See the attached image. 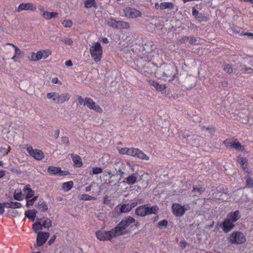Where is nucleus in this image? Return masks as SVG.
<instances>
[{"label":"nucleus","mask_w":253,"mask_h":253,"mask_svg":"<svg viewBox=\"0 0 253 253\" xmlns=\"http://www.w3.org/2000/svg\"><path fill=\"white\" fill-rule=\"evenodd\" d=\"M223 70L228 74H231L233 72V67L231 65L229 64H225Z\"/></svg>","instance_id":"45"},{"label":"nucleus","mask_w":253,"mask_h":253,"mask_svg":"<svg viewBox=\"0 0 253 253\" xmlns=\"http://www.w3.org/2000/svg\"><path fill=\"white\" fill-rule=\"evenodd\" d=\"M231 147L240 151H243L245 149L244 146L237 139L233 140Z\"/></svg>","instance_id":"26"},{"label":"nucleus","mask_w":253,"mask_h":253,"mask_svg":"<svg viewBox=\"0 0 253 253\" xmlns=\"http://www.w3.org/2000/svg\"><path fill=\"white\" fill-rule=\"evenodd\" d=\"M30 60L31 61H36L39 60L38 58H37V55H36V53L33 52L32 53Z\"/></svg>","instance_id":"56"},{"label":"nucleus","mask_w":253,"mask_h":253,"mask_svg":"<svg viewBox=\"0 0 253 253\" xmlns=\"http://www.w3.org/2000/svg\"><path fill=\"white\" fill-rule=\"evenodd\" d=\"M186 210L185 209V206H182L179 204L174 203L172 204V212L176 217L182 216L185 214Z\"/></svg>","instance_id":"9"},{"label":"nucleus","mask_w":253,"mask_h":253,"mask_svg":"<svg viewBox=\"0 0 253 253\" xmlns=\"http://www.w3.org/2000/svg\"><path fill=\"white\" fill-rule=\"evenodd\" d=\"M130 28L129 24L124 21H118L116 29L120 30L129 29Z\"/></svg>","instance_id":"28"},{"label":"nucleus","mask_w":253,"mask_h":253,"mask_svg":"<svg viewBox=\"0 0 253 253\" xmlns=\"http://www.w3.org/2000/svg\"><path fill=\"white\" fill-rule=\"evenodd\" d=\"M36 6L32 3H21L18 6L17 11L20 12L23 10H31L34 11L36 10Z\"/></svg>","instance_id":"15"},{"label":"nucleus","mask_w":253,"mask_h":253,"mask_svg":"<svg viewBox=\"0 0 253 253\" xmlns=\"http://www.w3.org/2000/svg\"><path fill=\"white\" fill-rule=\"evenodd\" d=\"M117 21L114 18H108L105 20L106 24L109 27L116 29Z\"/></svg>","instance_id":"32"},{"label":"nucleus","mask_w":253,"mask_h":253,"mask_svg":"<svg viewBox=\"0 0 253 253\" xmlns=\"http://www.w3.org/2000/svg\"><path fill=\"white\" fill-rule=\"evenodd\" d=\"M37 212V211L35 209L28 210L25 212V215L28 219L34 221Z\"/></svg>","instance_id":"27"},{"label":"nucleus","mask_w":253,"mask_h":253,"mask_svg":"<svg viewBox=\"0 0 253 253\" xmlns=\"http://www.w3.org/2000/svg\"><path fill=\"white\" fill-rule=\"evenodd\" d=\"M74 183L72 181L64 182L62 184V188L64 191L67 192L70 190L73 187Z\"/></svg>","instance_id":"35"},{"label":"nucleus","mask_w":253,"mask_h":253,"mask_svg":"<svg viewBox=\"0 0 253 253\" xmlns=\"http://www.w3.org/2000/svg\"><path fill=\"white\" fill-rule=\"evenodd\" d=\"M96 238L101 241L110 240L113 236L111 230L108 231L99 230L96 232Z\"/></svg>","instance_id":"10"},{"label":"nucleus","mask_w":253,"mask_h":253,"mask_svg":"<svg viewBox=\"0 0 253 253\" xmlns=\"http://www.w3.org/2000/svg\"><path fill=\"white\" fill-rule=\"evenodd\" d=\"M61 41L64 42L66 44L72 45L73 43L72 40L70 38L62 39L60 40Z\"/></svg>","instance_id":"52"},{"label":"nucleus","mask_w":253,"mask_h":253,"mask_svg":"<svg viewBox=\"0 0 253 253\" xmlns=\"http://www.w3.org/2000/svg\"><path fill=\"white\" fill-rule=\"evenodd\" d=\"M3 205L5 208L13 209H19L22 207L20 203L12 201L10 202H4L3 203Z\"/></svg>","instance_id":"21"},{"label":"nucleus","mask_w":253,"mask_h":253,"mask_svg":"<svg viewBox=\"0 0 253 253\" xmlns=\"http://www.w3.org/2000/svg\"><path fill=\"white\" fill-rule=\"evenodd\" d=\"M51 220L48 218H45L42 222H41V225H42V227H43L44 228H49L51 226Z\"/></svg>","instance_id":"40"},{"label":"nucleus","mask_w":253,"mask_h":253,"mask_svg":"<svg viewBox=\"0 0 253 253\" xmlns=\"http://www.w3.org/2000/svg\"><path fill=\"white\" fill-rule=\"evenodd\" d=\"M192 191L193 192H197L199 194H202L203 192H205V189L201 187H198L197 186H193V190H192Z\"/></svg>","instance_id":"48"},{"label":"nucleus","mask_w":253,"mask_h":253,"mask_svg":"<svg viewBox=\"0 0 253 253\" xmlns=\"http://www.w3.org/2000/svg\"><path fill=\"white\" fill-rule=\"evenodd\" d=\"M134 148L131 147L130 148L124 147L119 149V153L121 155H127L128 156H132L133 155V150Z\"/></svg>","instance_id":"29"},{"label":"nucleus","mask_w":253,"mask_h":253,"mask_svg":"<svg viewBox=\"0 0 253 253\" xmlns=\"http://www.w3.org/2000/svg\"><path fill=\"white\" fill-rule=\"evenodd\" d=\"M42 52L43 54V58L44 59L46 58L48 56L52 54L51 51L49 49H47L42 51Z\"/></svg>","instance_id":"49"},{"label":"nucleus","mask_w":253,"mask_h":253,"mask_svg":"<svg viewBox=\"0 0 253 253\" xmlns=\"http://www.w3.org/2000/svg\"><path fill=\"white\" fill-rule=\"evenodd\" d=\"M238 162L241 167L248 164V160L245 157H242L238 159Z\"/></svg>","instance_id":"53"},{"label":"nucleus","mask_w":253,"mask_h":253,"mask_svg":"<svg viewBox=\"0 0 253 253\" xmlns=\"http://www.w3.org/2000/svg\"><path fill=\"white\" fill-rule=\"evenodd\" d=\"M120 212L122 213L128 212L131 211L130 209L129 208V206L127 204H123L121 206L120 209Z\"/></svg>","instance_id":"42"},{"label":"nucleus","mask_w":253,"mask_h":253,"mask_svg":"<svg viewBox=\"0 0 253 253\" xmlns=\"http://www.w3.org/2000/svg\"><path fill=\"white\" fill-rule=\"evenodd\" d=\"M62 24L65 28H70L73 25V22L70 19L64 20Z\"/></svg>","instance_id":"46"},{"label":"nucleus","mask_w":253,"mask_h":253,"mask_svg":"<svg viewBox=\"0 0 253 253\" xmlns=\"http://www.w3.org/2000/svg\"><path fill=\"white\" fill-rule=\"evenodd\" d=\"M199 13V11L195 7H192V15L194 16L195 18L198 15Z\"/></svg>","instance_id":"57"},{"label":"nucleus","mask_w":253,"mask_h":253,"mask_svg":"<svg viewBox=\"0 0 253 253\" xmlns=\"http://www.w3.org/2000/svg\"><path fill=\"white\" fill-rule=\"evenodd\" d=\"M168 225V221L167 219H163L158 222V227L161 228L166 229Z\"/></svg>","instance_id":"41"},{"label":"nucleus","mask_w":253,"mask_h":253,"mask_svg":"<svg viewBox=\"0 0 253 253\" xmlns=\"http://www.w3.org/2000/svg\"><path fill=\"white\" fill-rule=\"evenodd\" d=\"M127 205H128L129 208H130V210H131L133 208H134L135 207H136L137 206V202L134 201L130 204H127Z\"/></svg>","instance_id":"58"},{"label":"nucleus","mask_w":253,"mask_h":253,"mask_svg":"<svg viewBox=\"0 0 253 253\" xmlns=\"http://www.w3.org/2000/svg\"><path fill=\"white\" fill-rule=\"evenodd\" d=\"M135 221V219L131 216H128L123 219L120 222V225H123L126 228H127L131 223Z\"/></svg>","instance_id":"23"},{"label":"nucleus","mask_w":253,"mask_h":253,"mask_svg":"<svg viewBox=\"0 0 253 253\" xmlns=\"http://www.w3.org/2000/svg\"><path fill=\"white\" fill-rule=\"evenodd\" d=\"M36 207L42 212H45L48 210V206L44 201H42L41 203L39 202Z\"/></svg>","instance_id":"33"},{"label":"nucleus","mask_w":253,"mask_h":253,"mask_svg":"<svg viewBox=\"0 0 253 253\" xmlns=\"http://www.w3.org/2000/svg\"><path fill=\"white\" fill-rule=\"evenodd\" d=\"M38 196H34L32 199H27V203L26 204V206L27 207H29L30 206H33L34 204V202L37 200Z\"/></svg>","instance_id":"43"},{"label":"nucleus","mask_w":253,"mask_h":253,"mask_svg":"<svg viewBox=\"0 0 253 253\" xmlns=\"http://www.w3.org/2000/svg\"><path fill=\"white\" fill-rule=\"evenodd\" d=\"M36 54L37 55V58H38L39 60L43 58V54L42 52V50L38 51L37 53H36Z\"/></svg>","instance_id":"64"},{"label":"nucleus","mask_w":253,"mask_h":253,"mask_svg":"<svg viewBox=\"0 0 253 253\" xmlns=\"http://www.w3.org/2000/svg\"><path fill=\"white\" fill-rule=\"evenodd\" d=\"M23 192L26 194L25 199H29L33 197L34 195L35 192L31 188L30 185H26L23 188Z\"/></svg>","instance_id":"20"},{"label":"nucleus","mask_w":253,"mask_h":253,"mask_svg":"<svg viewBox=\"0 0 253 253\" xmlns=\"http://www.w3.org/2000/svg\"><path fill=\"white\" fill-rule=\"evenodd\" d=\"M47 97L52 99L54 103L59 104V94L56 92H49L47 94Z\"/></svg>","instance_id":"24"},{"label":"nucleus","mask_w":253,"mask_h":253,"mask_svg":"<svg viewBox=\"0 0 253 253\" xmlns=\"http://www.w3.org/2000/svg\"><path fill=\"white\" fill-rule=\"evenodd\" d=\"M123 11L125 16L128 19H135L141 17L142 15L140 10L129 6L125 7Z\"/></svg>","instance_id":"7"},{"label":"nucleus","mask_w":253,"mask_h":253,"mask_svg":"<svg viewBox=\"0 0 253 253\" xmlns=\"http://www.w3.org/2000/svg\"><path fill=\"white\" fill-rule=\"evenodd\" d=\"M132 156L137 157L141 160H149V157L144 154L143 152L137 148H134L132 150Z\"/></svg>","instance_id":"18"},{"label":"nucleus","mask_w":253,"mask_h":253,"mask_svg":"<svg viewBox=\"0 0 253 253\" xmlns=\"http://www.w3.org/2000/svg\"><path fill=\"white\" fill-rule=\"evenodd\" d=\"M246 180V188H253V179L250 176L247 175L244 177Z\"/></svg>","instance_id":"34"},{"label":"nucleus","mask_w":253,"mask_h":253,"mask_svg":"<svg viewBox=\"0 0 253 253\" xmlns=\"http://www.w3.org/2000/svg\"><path fill=\"white\" fill-rule=\"evenodd\" d=\"M84 106H86L89 109L93 110L97 113H101L103 112L102 109L99 105L96 104L93 100L90 97H86L85 98Z\"/></svg>","instance_id":"8"},{"label":"nucleus","mask_w":253,"mask_h":253,"mask_svg":"<svg viewBox=\"0 0 253 253\" xmlns=\"http://www.w3.org/2000/svg\"><path fill=\"white\" fill-rule=\"evenodd\" d=\"M220 227L225 233H227L234 228L235 224L226 218L221 223Z\"/></svg>","instance_id":"11"},{"label":"nucleus","mask_w":253,"mask_h":253,"mask_svg":"<svg viewBox=\"0 0 253 253\" xmlns=\"http://www.w3.org/2000/svg\"><path fill=\"white\" fill-rule=\"evenodd\" d=\"M58 13L56 12H48L43 11L42 16L46 19H51L53 18L56 17L58 15Z\"/></svg>","instance_id":"30"},{"label":"nucleus","mask_w":253,"mask_h":253,"mask_svg":"<svg viewBox=\"0 0 253 253\" xmlns=\"http://www.w3.org/2000/svg\"><path fill=\"white\" fill-rule=\"evenodd\" d=\"M149 84L153 86L156 90L161 92L162 94H164L165 95L167 94V86L165 84H160L157 81L150 80L149 81Z\"/></svg>","instance_id":"14"},{"label":"nucleus","mask_w":253,"mask_h":253,"mask_svg":"<svg viewBox=\"0 0 253 253\" xmlns=\"http://www.w3.org/2000/svg\"><path fill=\"white\" fill-rule=\"evenodd\" d=\"M241 217V212L239 210H236L234 211H231L227 216V218L230 221H232L233 223L236 222Z\"/></svg>","instance_id":"17"},{"label":"nucleus","mask_w":253,"mask_h":253,"mask_svg":"<svg viewBox=\"0 0 253 253\" xmlns=\"http://www.w3.org/2000/svg\"><path fill=\"white\" fill-rule=\"evenodd\" d=\"M27 151L31 156L37 160H42L44 158V154L40 150L33 149L32 147H30L27 148Z\"/></svg>","instance_id":"12"},{"label":"nucleus","mask_w":253,"mask_h":253,"mask_svg":"<svg viewBox=\"0 0 253 253\" xmlns=\"http://www.w3.org/2000/svg\"><path fill=\"white\" fill-rule=\"evenodd\" d=\"M78 101L80 104L84 105L85 102V98H83L81 96H79L78 98Z\"/></svg>","instance_id":"61"},{"label":"nucleus","mask_w":253,"mask_h":253,"mask_svg":"<svg viewBox=\"0 0 253 253\" xmlns=\"http://www.w3.org/2000/svg\"><path fill=\"white\" fill-rule=\"evenodd\" d=\"M13 198L16 200L21 201L23 199V195L21 192H16L15 191L13 195Z\"/></svg>","instance_id":"44"},{"label":"nucleus","mask_w":253,"mask_h":253,"mask_svg":"<svg viewBox=\"0 0 253 253\" xmlns=\"http://www.w3.org/2000/svg\"><path fill=\"white\" fill-rule=\"evenodd\" d=\"M61 140L62 143L66 144V145L68 146L70 144L69 143V140L68 137L67 136H63L61 137Z\"/></svg>","instance_id":"54"},{"label":"nucleus","mask_w":253,"mask_h":253,"mask_svg":"<svg viewBox=\"0 0 253 253\" xmlns=\"http://www.w3.org/2000/svg\"><path fill=\"white\" fill-rule=\"evenodd\" d=\"M103 172V169L100 167L93 168L92 169L93 174H98Z\"/></svg>","instance_id":"51"},{"label":"nucleus","mask_w":253,"mask_h":253,"mask_svg":"<svg viewBox=\"0 0 253 253\" xmlns=\"http://www.w3.org/2000/svg\"><path fill=\"white\" fill-rule=\"evenodd\" d=\"M177 73L176 67L166 63L161 65L156 71V75L159 78L169 82H171L175 79Z\"/></svg>","instance_id":"1"},{"label":"nucleus","mask_w":253,"mask_h":253,"mask_svg":"<svg viewBox=\"0 0 253 253\" xmlns=\"http://www.w3.org/2000/svg\"><path fill=\"white\" fill-rule=\"evenodd\" d=\"M233 140L234 139H226L223 142V144L227 147H231V145L233 142Z\"/></svg>","instance_id":"50"},{"label":"nucleus","mask_w":253,"mask_h":253,"mask_svg":"<svg viewBox=\"0 0 253 253\" xmlns=\"http://www.w3.org/2000/svg\"><path fill=\"white\" fill-rule=\"evenodd\" d=\"M70 173V172L68 170H62L61 169V170H60V172H59V176H66V175H69Z\"/></svg>","instance_id":"55"},{"label":"nucleus","mask_w":253,"mask_h":253,"mask_svg":"<svg viewBox=\"0 0 253 253\" xmlns=\"http://www.w3.org/2000/svg\"><path fill=\"white\" fill-rule=\"evenodd\" d=\"M147 57H141L136 60V68L138 71L145 74V75L150 74L152 72L151 67L154 66V64L149 61L146 60Z\"/></svg>","instance_id":"3"},{"label":"nucleus","mask_w":253,"mask_h":253,"mask_svg":"<svg viewBox=\"0 0 253 253\" xmlns=\"http://www.w3.org/2000/svg\"><path fill=\"white\" fill-rule=\"evenodd\" d=\"M218 191L222 192V193L225 194H227L228 193V189L227 188L224 189L222 187H219L217 189Z\"/></svg>","instance_id":"60"},{"label":"nucleus","mask_w":253,"mask_h":253,"mask_svg":"<svg viewBox=\"0 0 253 253\" xmlns=\"http://www.w3.org/2000/svg\"><path fill=\"white\" fill-rule=\"evenodd\" d=\"M49 232H39L37 236V244L39 247L42 246L49 237Z\"/></svg>","instance_id":"13"},{"label":"nucleus","mask_w":253,"mask_h":253,"mask_svg":"<svg viewBox=\"0 0 253 253\" xmlns=\"http://www.w3.org/2000/svg\"><path fill=\"white\" fill-rule=\"evenodd\" d=\"M8 44L12 46L15 49V55L17 57H19L20 54L22 53L21 50L16 45H14L12 43H8Z\"/></svg>","instance_id":"47"},{"label":"nucleus","mask_w":253,"mask_h":253,"mask_svg":"<svg viewBox=\"0 0 253 253\" xmlns=\"http://www.w3.org/2000/svg\"><path fill=\"white\" fill-rule=\"evenodd\" d=\"M0 153H3V155L5 156L8 153V151L6 148L1 147H0Z\"/></svg>","instance_id":"62"},{"label":"nucleus","mask_w":253,"mask_h":253,"mask_svg":"<svg viewBox=\"0 0 253 253\" xmlns=\"http://www.w3.org/2000/svg\"><path fill=\"white\" fill-rule=\"evenodd\" d=\"M89 51L91 57L96 62H99L102 58V48L98 42H95L90 47Z\"/></svg>","instance_id":"4"},{"label":"nucleus","mask_w":253,"mask_h":253,"mask_svg":"<svg viewBox=\"0 0 253 253\" xmlns=\"http://www.w3.org/2000/svg\"><path fill=\"white\" fill-rule=\"evenodd\" d=\"M70 97V96L68 93H62L59 95V104H62L65 101L69 100Z\"/></svg>","instance_id":"39"},{"label":"nucleus","mask_w":253,"mask_h":253,"mask_svg":"<svg viewBox=\"0 0 253 253\" xmlns=\"http://www.w3.org/2000/svg\"><path fill=\"white\" fill-rule=\"evenodd\" d=\"M47 172L51 175L59 176L61 168L53 166H49L47 168Z\"/></svg>","instance_id":"25"},{"label":"nucleus","mask_w":253,"mask_h":253,"mask_svg":"<svg viewBox=\"0 0 253 253\" xmlns=\"http://www.w3.org/2000/svg\"><path fill=\"white\" fill-rule=\"evenodd\" d=\"M195 19L199 22H207L210 20L208 16H205L203 13H199L198 16H196Z\"/></svg>","instance_id":"38"},{"label":"nucleus","mask_w":253,"mask_h":253,"mask_svg":"<svg viewBox=\"0 0 253 253\" xmlns=\"http://www.w3.org/2000/svg\"><path fill=\"white\" fill-rule=\"evenodd\" d=\"M84 7L87 8H89L92 7H97L95 0H84Z\"/></svg>","instance_id":"36"},{"label":"nucleus","mask_w":253,"mask_h":253,"mask_svg":"<svg viewBox=\"0 0 253 253\" xmlns=\"http://www.w3.org/2000/svg\"><path fill=\"white\" fill-rule=\"evenodd\" d=\"M33 228L35 233H38L39 230L42 229V225H41V219H38L37 222H36L33 225Z\"/></svg>","instance_id":"37"},{"label":"nucleus","mask_w":253,"mask_h":253,"mask_svg":"<svg viewBox=\"0 0 253 253\" xmlns=\"http://www.w3.org/2000/svg\"><path fill=\"white\" fill-rule=\"evenodd\" d=\"M244 66L245 67V71H244L245 73H247L248 74L253 73V69L252 68H250V67H247L245 65Z\"/></svg>","instance_id":"59"},{"label":"nucleus","mask_w":253,"mask_h":253,"mask_svg":"<svg viewBox=\"0 0 253 253\" xmlns=\"http://www.w3.org/2000/svg\"><path fill=\"white\" fill-rule=\"evenodd\" d=\"M150 204H145L137 207L135 209V213L136 215L140 217H144L150 214H156L159 211L158 206L150 207Z\"/></svg>","instance_id":"2"},{"label":"nucleus","mask_w":253,"mask_h":253,"mask_svg":"<svg viewBox=\"0 0 253 253\" xmlns=\"http://www.w3.org/2000/svg\"><path fill=\"white\" fill-rule=\"evenodd\" d=\"M174 7V4L172 2H163L160 4V9L164 10L166 9H169L172 10Z\"/></svg>","instance_id":"31"},{"label":"nucleus","mask_w":253,"mask_h":253,"mask_svg":"<svg viewBox=\"0 0 253 253\" xmlns=\"http://www.w3.org/2000/svg\"><path fill=\"white\" fill-rule=\"evenodd\" d=\"M71 156L74 162V165L76 168H80L83 165V162L81 157L77 155L71 154Z\"/></svg>","instance_id":"19"},{"label":"nucleus","mask_w":253,"mask_h":253,"mask_svg":"<svg viewBox=\"0 0 253 253\" xmlns=\"http://www.w3.org/2000/svg\"><path fill=\"white\" fill-rule=\"evenodd\" d=\"M115 169L117 172H119L121 174L120 177L124 178L125 176L127 175V174L126 172V167L127 166L131 171H134V168L131 165L129 162H127L126 164L122 163V162H118L115 163Z\"/></svg>","instance_id":"6"},{"label":"nucleus","mask_w":253,"mask_h":253,"mask_svg":"<svg viewBox=\"0 0 253 253\" xmlns=\"http://www.w3.org/2000/svg\"><path fill=\"white\" fill-rule=\"evenodd\" d=\"M126 228L120 225V222L113 229L111 230L113 237H116L120 235H123L126 233V232H123V231Z\"/></svg>","instance_id":"16"},{"label":"nucleus","mask_w":253,"mask_h":253,"mask_svg":"<svg viewBox=\"0 0 253 253\" xmlns=\"http://www.w3.org/2000/svg\"><path fill=\"white\" fill-rule=\"evenodd\" d=\"M137 173H133L131 175H129L126 177H125V180L126 182L129 185H132L134 184L137 181Z\"/></svg>","instance_id":"22"},{"label":"nucleus","mask_w":253,"mask_h":253,"mask_svg":"<svg viewBox=\"0 0 253 253\" xmlns=\"http://www.w3.org/2000/svg\"><path fill=\"white\" fill-rule=\"evenodd\" d=\"M241 168H242V169H243V170H244V171L245 172H246V173H249L250 172L249 169V167L248 166V164L245 165L241 166Z\"/></svg>","instance_id":"63"},{"label":"nucleus","mask_w":253,"mask_h":253,"mask_svg":"<svg viewBox=\"0 0 253 253\" xmlns=\"http://www.w3.org/2000/svg\"><path fill=\"white\" fill-rule=\"evenodd\" d=\"M227 240L232 244H241L246 241V238L241 231H234L227 238Z\"/></svg>","instance_id":"5"}]
</instances>
